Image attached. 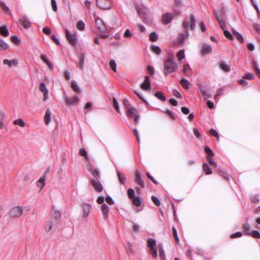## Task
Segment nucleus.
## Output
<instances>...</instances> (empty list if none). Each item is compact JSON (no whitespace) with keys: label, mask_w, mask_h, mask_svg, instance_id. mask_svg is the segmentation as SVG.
I'll return each mask as SVG.
<instances>
[{"label":"nucleus","mask_w":260,"mask_h":260,"mask_svg":"<svg viewBox=\"0 0 260 260\" xmlns=\"http://www.w3.org/2000/svg\"><path fill=\"white\" fill-rule=\"evenodd\" d=\"M178 66L175 61V57L171 55L164 61V73L165 76L174 73L178 69Z\"/></svg>","instance_id":"obj_1"},{"label":"nucleus","mask_w":260,"mask_h":260,"mask_svg":"<svg viewBox=\"0 0 260 260\" xmlns=\"http://www.w3.org/2000/svg\"><path fill=\"white\" fill-rule=\"evenodd\" d=\"M196 26V19L193 15H190V20L187 18H186L182 23V26L185 30H188L189 26L190 29L193 30L195 29Z\"/></svg>","instance_id":"obj_2"},{"label":"nucleus","mask_w":260,"mask_h":260,"mask_svg":"<svg viewBox=\"0 0 260 260\" xmlns=\"http://www.w3.org/2000/svg\"><path fill=\"white\" fill-rule=\"evenodd\" d=\"M147 245L150 248L151 254L153 258H156L157 256L156 240L152 238L148 239Z\"/></svg>","instance_id":"obj_3"},{"label":"nucleus","mask_w":260,"mask_h":260,"mask_svg":"<svg viewBox=\"0 0 260 260\" xmlns=\"http://www.w3.org/2000/svg\"><path fill=\"white\" fill-rule=\"evenodd\" d=\"M23 208L22 206H18L12 208L9 212L10 216L12 218L20 217L22 214Z\"/></svg>","instance_id":"obj_4"},{"label":"nucleus","mask_w":260,"mask_h":260,"mask_svg":"<svg viewBox=\"0 0 260 260\" xmlns=\"http://www.w3.org/2000/svg\"><path fill=\"white\" fill-rule=\"evenodd\" d=\"M65 32L66 38L70 44L73 46H76L77 43V39L76 35L71 34L69 30L67 29H65Z\"/></svg>","instance_id":"obj_5"},{"label":"nucleus","mask_w":260,"mask_h":260,"mask_svg":"<svg viewBox=\"0 0 260 260\" xmlns=\"http://www.w3.org/2000/svg\"><path fill=\"white\" fill-rule=\"evenodd\" d=\"M95 24L97 26L99 31H100L101 32H106L107 31V25L102 19L98 18L95 20Z\"/></svg>","instance_id":"obj_6"},{"label":"nucleus","mask_w":260,"mask_h":260,"mask_svg":"<svg viewBox=\"0 0 260 260\" xmlns=\"http://www.w3.org/2000/svg\"><path fill=\"white\" fill-rule=\"evenodd\" d=\"M64 99L66 101V104L69 106H73L77 104L79 101V98L77 95H74L73 97L69 98L66 95L64 92Z\"/></svg>","instance_id":"obj_7"},{"label":"nucleus","mask_w":260,"mask_h":260,"mask_svg":"<svg viewBox=\"0 0 260 260\" xmlns=\"http://www.w3.org/2000/svg\"><path fill=\"white\" fill-rule=\"evenodd\" d=\"M96 6L103 10H110L111 8V5L106 0H96Z\"/></svg>","instance_id":"obj_8"},{"label":"nucleus","mask_w":260,"mask_h":260,"mask_svg":"<svg viewBox=\"0 0 260 260\" xmlns=\"http://www.w3.org/2000/svg\"><path fill=\"white\" fill-rule=\"evenodd\" d=\"M83 210V217H87L91 211L92 207L91 204L84 202L82 205Z\"/></svg>","instance_id":"obj_9"},{"label":"nucleus","mask_w":260,"mask_h":260,"mask_svg":"<svg viewBox=\"0 0 260 260\" xmlns=\"http://www.w3.org/2000/svg\"><path fill=\"white\" fill-rule=\"evenodd\" d=\"M56 220H53V219H50L47 220L44 225V229L46 232H49L52 230L53 227L57 225Z\"/></svg>","instance_id":"obj_10"},{"label":"nucleus","mask_w":260,"mask_h":260,"mask_svg":"<svg viewBox=\"0 0 260 260\" xmlns=\"http://www.w3.org/2000/svg\"><path fill=\"white\" fill-rule=\"evenodd\" d=\"M189 36L188 30H185V34L180 33L177 38V42L179 44H183L185 39L188 38Z\"/></svg>","instance_id":"obj_11"},{"label":"nucleus","mask_w":260,"mask_h":260,"mask_svg":"<svg viewBox=\"0 0 260 260\" xmlns=\"http://www.w3.org/2000/svg\"><path fill=\"white\" fill-rule=\"evenodd\" d=\"M19 22L26 29L29 28L31 26V23L26 15H23L21 19H19Z\"/></svg>","instance_id":"obj_12"},{"label":"nucleus","mask_w":260,"mask_h":260,"mask_svg":"<svg viewBox=\"0 0 260 260\" xmlns=\"http://www.w3.org/2000/svg\"><path fill=\"white\" fill-rule=\"evenodd\" d=\"M91 184L97 192H100L103 190V186L100 183L99 179H92Z\"/></svg>","instance_id":"obj_13"},{"label":"nucleus","mask_w":260,"mask_h":260,"mask_svg":"<svg viewBox=\"0 0 260 260\" xmlns=\"http://www.w3.org/2000/svg\"><path fill=\"white\" fill-rule=\"evenodd\" d=\"M53 210L51 211V217L50 219H53V220H56L57 223L58 220L59 219L61 215V210H58L55 209V206H53Z\"/></svg>","instance_id":"obj_14"},{"label":"nucleus","mask_w":260,"mask_h":260,"mask_svg":"<svg viewBox=\"0 0 260 260\" xmlns=\"http://www.w3.org/2000/svg\"><path fill=\"white\" fill-rule=\"evenodd\" d=\"M141 88L144 90H148L151 87L149 77L148 76L145 77L144 81L141 84Z\"/></svg>","instance_id":"obj_15"},{"label":"nucleus","mask_w":260,"mask_h":260,"mask_svg":"<svg viewBox=\"0 0 260 260\" xmlns=\"http://www.w3.org/2000/svg\"><path fill=\"white\" fill-rule=\"evenodd\" d=\"M40 90L43 93V101H46L48 99V90L46 88V85L44 82H42L39 86Z\"/></svg>","instance_id":"obj_16"},{"label":"nucleus","mask_w":260,"mask_h":260,"mask_svg":"<svg viewBox=\"0 0 260 260\" xmlns=\"http://www.w3.org/2000/svg\"><path fill=\"white\" fill-rule=\"evenodd\" d=\"M18 59L16 58H14L12 60L5 59L3 60V63L5 65H7L9 68L16 67L18 64Z\"/></svg>","instance_id":"obj_17"},{"label":"nucleus","mask_w":260,"mask_h":260,"mask_svg":"<svg viewBox=\"0 0 260 260\" xmlns=\"http://www.w3.org/2000/svg\"><path fill=\"white\" fill-rule=\"evenodd\" d=\"M173 15L169 13H166L162 16V21L163 24H167L170 23L173 20Z\"/></svg>","instance_id":"obj_18"},{"label":"nucleus","mask_w":260,"mask_h":260,"mask_svg":"<svg viewBox=\"0 0 260 260\" xmlns=\"http://www.w3.org/2000/svg\"><path fill=\"white\" fill-rule=\"evenodd\" d=\"M101 210L103 217L105 220H108L109 217V208L106 204H103L101 206Z\"/></svg>","instance_id":"obj_19"},{"label":"nucleus","mask_w":260,"mask_h":260,"mask_svg":"<svg viewBox=\"0 0 260 260\" xmlns=\"http://www.w3.org/2000/svg\"><path fill=\"white\" fill-rule=\"evenodd\" d=\"M212 51V47L207 44H203L201 49V53L203 55H206L211 53Z\"/></svg>","instance_id":"obj_20"},{"label":"nucleus","mask_w":260,"mask_h":260,"mask_svg":"<svg viewBox=\"0 0 260 260\" xmlns=\"http://www.w3.org/2000/svg\"><path fill=\"white\" fill-rule=\"evenodd\" d=\"M135 181L136 183L142 187H144L145 183L141 178L140 173L138 171H136L135 173Z\"/></svg>","instance_id":"obj_21"},{"label":"nucleus","mask_w":260,"mask_h":260,"mask_svg":"<svg viewBox=\"0 0 260 260\" xmlns=\"http://www.w3.org/2000/svg\"><path fill=\"white\" fill-rule=\"evenodd\" d=\"M200 92L204 97L205 100H207V99L210 98L212 97V94L209 93L208 90L203 86H201L200 88Z\"/></svg>","instance_id":"obj_22"},{"label":"nucleus","mask_w":260,"mask_h":260,"mask_svg":"<svg viewBox=\"0 0 260 260\" xmlns=\"http://www.w3.org/2000/svg\"><path fill=\"white\" fill-rule=\"evenodd\" d=\"M88 170L94 178L93 179H100V172L98 169L94 168L93 167H90Z\"/></svg>","instance_id":"obj_23"},{"label":"nucleus","mask_w":260,"mask_h":260,"mask_svg":"<svg viewBox=\"0 0 260 260\" xmlns=\"http://www.w3.org/2000/svg\"><path fill=\"white\" fill-rule=\"evenodd\" d=\"M116 172L119 182L122 184H124L126 181V178L125 175L119 171H117Z\"/></svg>","instance_id":"obj_24"},{"label":"nucleus","mask_w":260,"mask_h":260,"mask_svg":"<svg viewBox=\"0 0 260 260\" xmlns=\"http://www.w3.org/2000/svg\"><path fill=\"white\" fill-rule=\"evenodd\" d=\"M0 34L4 37H7L9 35V30L5 25L0 27Z\"/></svg>","instance_id":"obj_25"},{"label":"nucleus","mask_w":260,"mask_h":260,"mask_svg":"<svg viewBox=\"0 0 260 260\" xmlns=\"http://www.w3.org/2000/svg\"><path fill=\"white\" fill-rule=\"evenodd\" d=\"M71 87L73 89V90L77 92H81V89H80V87L78 85L77 82L75 80H73L71 83Z\"/></svg>","instance_id":"obj_26"},{"label":"nucleus","mask_w":260,"mask_h":260,"mask_svg":"<svg viewBox=\"0 0 260 260\" xmlns=\"http://www.w3.org/2000/svg\"><path fill=\"white\" fill-rule=\"evenodd\" d=\"M233 32L234 34V37L236 39L241 43H242L244 42V38L242 35L238 32V31L236 30L233 31Z\"/></svg>","instance_id":"obj_27"},{"label":"nucleus","mask_w":260,"mask_h":260,"mask_svg":"<svg viewBox=\"0 0 260 260\" xmlns=\"http://www.w3.org/2000/svg\"><path fill=\"white\" fill-rule=\"evenodd\" d=\"M137 11L138 14H139L140 16L144 20H145L147 18V14L145 10L141 8H137Z\"/></svg>","instance_id":"obj_28"},{"label":"nucleus","mask_w":260,"mask_h":260,"mask_svg":"<svg viewBox=\"0 0 260 260\" xmlns=\"http://www.w3.org/2000/svg\"><path fill=\"white\" fill-rule=\"evenodd\" d=\"M203 170L206 175H210L212 173L211 168L206 163L203 164Z\"/></svg>","instance_id":"obj_29"},{"label":"nucleus","mask_w":260,"mask_h":260,"mask_svg":"<svg viewBox=\"0 0 260 260\" xmlns=\"http://www.w3.org/2000/svg\"><path fill=\"white\" fill-rule=\"evenodd\" d=\"M85 55L82 54L79 56V62L77 65L78 68L82 69L84 64Z\"/></svg>","instance_id":"obj_30"},{"label":"nucleus","mask_w":260,"mask_h":260,"mask_svg":"<svg viewBox=\"0 0 260 260\" xmlns=\"http://www.w3.org/2000/svg\"><path fill=\"white\" fill-rule=\"evenodd\" d=\"M183 72L187 76H189L191 72V69L188 64H185L183 66Z\"/></svg>","instance_id":"obj_31"},{"label":"nucleus","mask_w":260,"mask_h":260,"mask_svg":"<svg viewBox=\"0 0 260 260\" xmlns=\"http://www.w3.org/2000/svg\"><path fill=\"white\" fill-rule=\"evenodd\" d=\"M51 114V113L50 110H47L44 116V121L47 125H48L50 122Z\"/></svg>","instance_id":"obj_32"},{"label":"nucleus","mask_w":260,"mask_h":260,"mask_svg":"<svg viewBox=\"0 0 260 260\" xmlns=\"http://www.w3.org/2000/svg\"><path fill=\"white\" fill-rule=\"evenodd\" d=\"M220 69L224 72H229L231 70L230 67L225 63L224 61H221L219 64Z\"/></svg>","instance_id":"obj_33"},{"label":"nucleus","mask_w":260,"mask_h":260,"mask_svg":"<svg viewBox=\"0 0 260 260\" xmlns=\"http://www.w3.org/2000/svg\"><path fill=\"white\" fill-rule=\"evenodd\" d=\"M159 251V256L162 259H165V252L164 250L163 245L162 244L158 245Z\"/></svg>","instance_id":"obj_34"},{"label":"nucleus","mask_w":260,"mask_h":260,"mask_svg":"<svg viewBox=\"0 0 260 260\" xmlns=\"http://www.w3.org/2000/svg\"><path fill=\"white\" fill-rule=\"evenodd\" d=\"M180 84L183 86V87L185 89H188L189 88V84H190L189 81L185 79V78H182L180 81Z\"/></svg>","instance_id":"obj_35"},{"label":"nucleus","mask_w":260,"mask_h":260,"mask_svg":"<svg viewBox=\"0 0 260 260\" xmlns=\"http://www.w3.org/2000/svg\"><path fill=\"white\" fill-rule=\"evenodd\" d=\"M154 95L159 100L161 101L165 102L166 100V98L164 94L160 91H157L155 93Z\"/></svg>","instance_id":"obj_36"},{"label":"nucleus","mask_w":260,"mask_h":260,"mask_svg":"<svg viewBox=\"0 0 260 260\" xmlns=\"http://www.w3.org/2000/svg\"><path fill=\"white\" fill-rule=\"evenodd\" d=\"M151 49L153 52L157 55L159 54L161 52V49L158 46L152 45L151 47Z\"/></svg>","instance_id":"obj_37"},{"label":"nucleus","mask_w":260,"mask_h":260,"mask_svg":"<svg viewBox=\"0 0 260 260\" xmlns=\"http://www.w3.org/2000/svg\"><path fill=\"white\" fill-rule=\"evenodd\" d=\"M127 115L129 117H132L134 116L135 113L137 111V110L135 108L129 107L127 108Z\"/></svg>","instance_id":"obj_38"},{"label":"nucleus","mask_w":260,"mask_h":260,"mask_svg":"<svg viewBox=\"0 0 260 260\" xmlns=\"http://www.w3.org/2000/svg\"><path fill=\"white\" fill-rule=\"evenodd\" d=\"M177 57L179 61H181L185 57L184 50L183 49L180 50L177 53Z\"/></svg>","instance_id":"obj_39"},{"label":"nucleus","mask_w":260,"mask_h":260,"mask_svg":"<svg viewBox=\"0 0 260 260\" xmlns=\"http://www.w3.org/2000/svg\"><path fill=\"white\" fill-rule=\"evenodd\" d=\"M45 185V179L43 177H41L37 182V186L40 187L41 188H43Z\"/></svg>","instance_id":"obj_40"},{"label":"nucleus","mask_w":260,"mask_h":260,"mask_svg":"<svg viewBox=\"0 0 260 260\" xmlns=\"http://www.w3.org/2000/svg\"><path fill=\"white\" fill-rule=\"evenodd\" d=\"M77 28L79 30H83L85 29V24L82 20H79L78 21Z\"/></svg>","instance_id":"obj_41"},{"label":"nucleus","mask_w":260,"mask_h":260,"mask_svg":"<svg viewBox=\"0 0 260 260\" xmlns=\"http://www.w3.org/2000/svg\"><path fill=\"white\" fill-rule=\"evenodd\" d=\"M132 199H133V203L135 206H136L137 207L140 206V205L141 204V200L140 197H135V198H134Z\"/></svg>","instance_id":"obj_42"},{"label":"nucleus","mask_w":260,"mask_h":260,"mask_svg":"<svg viewBox=\"0 0 260 260\" xmlns=\"http://www.w3.org/2000/svg\"><path fill=\"white\" fill-rule=\"evenodd\" d=\"M158 39V36L155 32H152L149 35V40L151 42H155Z\"/></svg>","instance_id":"obj_43"},{"label":"nucleus","mask_w":260,"mask_h":260,"mask_svg":"<svg viewBox=\"0 0 260 260\" xmlns=\"http://www.w3.org/2000/svg\"><path fill=\"white\" fill-rule=\"evenodd\" d=\"M109 66L111 70L116 72V63L114 59H111L109 61Z\"/></svg>","instance_id":"obj_44"},{"label":"nucleus","mask_w":260,"mask_h":260,"mask_svg":"<svg viewBox=\"0 0 260 260\" xmlns=\"http://www.w3.org/2000/svg\"><path fill=\"white\" fill-rule=\"evenodd\" d=\"M14 124L15 125H18L21 127H24L25 126V123L21 118L16 119L14 121Z\"/></svg>","instance_id":"obj_45"},{"label":"nucleus","mask_w":260,"mask_h":260,"mask_svg":"<svg viewBox=\"0 0 260 260\" xmlns=\"http://www.w3.org/2000/svg\"><path fill=\"white\" fill-rule=\"evenodd\" d=\"M243 229L244 230L245 233L246 234L248 235H250V225L248 223H246L245 224H244L243 225Z\"/></svg>","instance_id":"obj_46"},{"label":"nucleus","mask_w":260,"mask_h":260,"mask_svg":"<svg viewBox=\"0 0 260 260\" xmlns=\"http://www.w3.org/2000/svg\"><path fill=\"white\" fill-rule=\"evenodd\" d=\"M243 78L246 80H254L255 77L251 73H248L243 76Z\"/></svg>","instance_id":"obj_47"},{"label":"nucleus","mask_w":260,"mask_h":260,"mask_svg":"<svg viewBox=\"0 0 260 260\" xmlns=\"http://www.w3.org/2000/svg\"><path fill=\"white\" fill-rule=\"evenodd\" d=\"M0 47L1 48V50H7L9 48V45L3 40H0Z\"/></svg>","instance_id":"obj_48"},{"label":"nucleus","mask_w":260,"mask_h":260,"mask_svg":"<svg viewBox=\"0 0 260 260\" xmlns=\"http://www.w3.org/2000/svg\"><path fill=\"white\" fill-rule=\"evenodd\" d=\"M0 7L6 13L10 11L9 8L6 5L4 2H0Z\"/></svg>","instance_id":"obj_49"},{"label":"nucleus","mask_w":260,"mask_h":260,"mask_svg":"<svg viewBox=\"0 0 260 260\" xmlns=\"http://www.w3.org/2000/svg\"><path fill=\"white\" fill-rule=\"evenodd\" d=\"M113 107L115 110L119 113L120 111L119 105L118 102L115 98H113Z\"/></svg>","instance_id":"obj_50"},{"label":"nucleus","mask_w":260,"mask_h":260,"mask_svg":"<svg viewBox=\"0 0 260 260\" xmlns=\"http://www.w3.org/2000/svg\"><path fill=\"white\" fill-rule=\"evenodd\" d=\"M223 31V32H224V36L226 38H227L228 39H229L230 40H233L234 39L233 36L232 35V34L229 30L224 29Z\"/></svg>","instance_id":"obj_51"},{"label":"nucleus","mask_w":260,"mask_h":260,"mask_svg":"<svg viewBox=\"0 0 260 260\" xmlns=\"http://www.w3.org/2000/svg\"><path fill=\"white\" fill-rule=\"evenodd\" d=\"M127 194L129 197V198L132 199L134 198H135V190L133 188H129L127 190Z\"/></svg>","instance_id":"obj_52"},{"label":"nucleus","mask_w":260,"mask_h":260,"mask_svg":"<svg viewBox=\"0 0 260 260\" xmlns=\"http://www.w3.org/2000/svg\"><path fill=\"white\" fill-rule=\"evenodd\" d=\"M11 41L15 45H18L20 41L16 36H12L11 37Z\"/></svg>","instance_id":"obj_53"},{"label":"nucleus","mask_w":260,"mask_h":260,"mask_svg":"<svg viewBox=\"0 0 260 260\" xmlns=\"http://www.w3.org/2000/svg\"><path fill=\"white\" fill-rule=\"evenodd\" d=\"M250 199L251 201L254 203H259V196L257 194L252 195L250 197Z\"/></svg>","instance_id":"obj_54"},{"label":"nucleus","mask_w":260,"mask_h":260,"mask_svg":"<svg viewBox=\"0 0 260 260\" xmlns=\"http://www.w3.org/2000/svg\"><path fill=\"white\" fill-rule=\"evenodd\" d=\"M250 235L254 238H260V233L258 231L253 230L250 233Z\"/></svg>","instance_id":"obj_55"},{"label":"nucleus","mask_w":260,"mask_h":260,"mask_svg":"<svg viewBox=\"0 0 260 260\" xmlns=\"http://www.w3.org/2000/svg\"><path fill=\"white\" fill-rule=\"evenodd\" d=\"M219 23V24L221 27V28L223 30L225 29L226 26L225 24V22L224 19H222L220 20V21H218Z\"/></svg>","instance_id":"obj_56"},{"label":"nucleus","mask_w":260,"mask_h":260,"mask_svg":"<svg viewBox=\"0 0 260 260\" xmlns=\"http://www.w3.org/2000/svg\"><path fill=\"white\" fill-rule=\"evenodd\" d=\"M151 200L152 201V202H153V203L156 205V206H159L160 205V201L159 200H158V199L155 196H152L151 197Z\"/></svg>","instance_id":"obj_57"},{"label":"nucleus","mask_w":260,"mask_h":260,"mask_svg":"<svg viewBox=\"0 0 260 260\" xmlns=\"http://www.w3.org/2000/svg\"><path fill=\"white\" fill-rule=\"evenodd\" d=\"M147 72L151 75H153L155 73L154 68L151 66H148L147 67Z\"/></svg>","instance_id":"obj_58"},{"label":"nucleus","mask_w":260,"mask_h":260,"mask_svg":"<svg viewBox=\"0 0 260 260\" xmlns=\"http://www.w3.org/2000/svg\"><path fill=\"white\" fill-rule=\"evenodd\" d=\"M205 151L206 152V153H207L209 155H210V156H213L214 155V153L212 151V150L207 146H206L205 147Z\"/></svg>","instance_id":"obj_59"},{"label":"nucleus","mask_w":260,"mask_h":260,"mask_svg":"<svg viewBox=\"0 0 260 260\" xmlns=\"http://www.w3.org/2000/svg\"><path fill=\"white\" fill-rule=\"evenodd\" d=\"M79 154L81 156H84L86 158V159H87V157H88L87 153L85 149H84V148L81 149L79 151Z\"/></svg>","instance_id":"obj_60"},{"label":"nucleus","mask_w":260,"mask_h":260,"mask_svg":"<svg viewBox=\"0 0 260 260\" xmlns=\"http://www.w3.org/2000/svg\"><path fill=\"white\" fill-rule=\"evenodd\" d=\"M244 79H243H243H239L238 81V82L239 84L241 85L242 86L245 87V86H247L248 82L247 81H246Z\"/></svg>","instance_id":"obj_61"},{"label":"nucleus","mask_w":260,"mask_h":260,"mask_svg":"<svg viewBox=\"0 0 260 260\" xmlns=\"http://www.w3.org/2000/svg\"><path fill=\"white\" fill-rule=\"evenodd\" d=\"M214 14L215 17V18L217 19L218 21H220V20L223 19L221 15L218 13L217 11H214Z\"/></svg>","instance_id":"obj_62"},{"label":"nucleus","mask_w":260,"mask_h":260,"mask_svg":"<svg viewBox=\"0 0 260 260\" xmlns=\"http://www.w3.org/2000/svg\"><path fill=\"white\" fill-rule=\"evenodd\" d=\"M214 14L215 17V18L217 19L218 21H220V20L223 19L221 15L218 13L217 11H214Z\"/></svg>","instance_id":"obj_63"},{"label":"nucleus","mask_w":260,"mask_h":260,"mask_svg":"<svg viewBox=\"0 0 260 260\" xmlns=\"http://www.w3.org/2000/svg\"><path fill=\"white\" fill-rule=\"evenodd\" d=\"M51 4L53 10L54 12H56L57 10V6L55 0H51Z\"/></svg>","instance_id":"obj_64"}]
</instances>
